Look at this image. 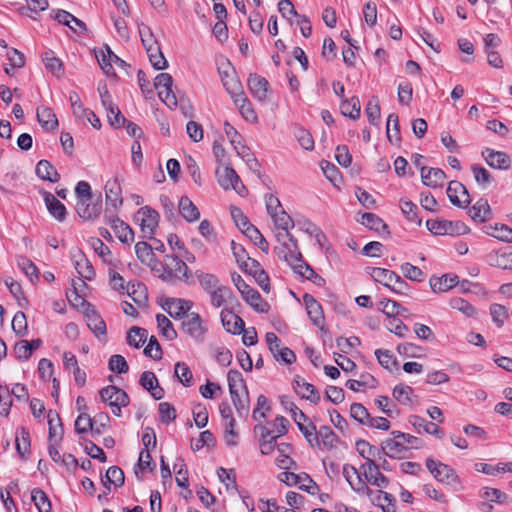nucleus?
<instances>
[{
    "instance_id": "nucleus-57",
    "label": "nucleus",
    "mask_w": 512,
    "mask_h": 512,
    "mask_svg": "<svg viewBox=\"0 0 512 512\" xmlns=\"http://www.w3.org/2000/svg\"><path fill=\"white\" fill-rule=\"evenodd\" d=\"M17 264L31 282L39 279V271L36 265L26 257H19Z\"/></svg>"
},
{
    "instance_id": "nucleus-25",
    "label": "nucleus",
    "mask_w": 512,
    "mask_h": 512,
    "mask_svg": "<svg viewBox=\"0 0 512 512\" xmlns=\"http://www.w3.org/2000/svg\"><path fill=\"white\" fill-rule=\"evenodd\" d=\"M303 301L307 314L313 325L320 327L324 322V314L321 304L310 294L303 295Z\"/></svg>"
},
{
    "instance_id": "nucleus-32",
    "label": "nucleus",
    "mask_w": 512,
    "mask_h": 512,
    "mask_svg": "<svg viewBox=\"0 0 512 512\" xmlns=\"http://www.w3.org/2000/svg\"><path fill=\"white\" fill-rule=\"evenodd\" d=\"M361 224L380 235H390L388 225L376 214L365 212L361 216Z\"/></svg>"
},
{
    "instance_id": "nucleus-16",
    "label": "nucleus",
    "mask_w": 512,
    "mask_h": 512,
    "mask_svg": "<svg viewBox=\"0 0 512 512\" xmlns=\"http://www.w3.org/2000/svg\"><path fill=\"white\" fill-rule=\"evenodd\" d=\"M271 218L273 219L275 226L284 231V234H277V239L280 241L281 238H288V240L293 242L296 247V239L289 232V230L294 227V222L291 216L284 209H281L277 213L272 214Z\"/></svg>"
},
{
    "instance_id": "nucleus-53",
    "label": "nucleus",
    "mask_w": 512,
    "mask_h": 512,
    "mask_svg": "<svg viewBox=\"0 0 512 512\" xmlns=\"http://www.w3.org/2000/svg\"><path fill=\"white\" fill-rule=\"evenodd\" d=\"M156 321L163 337L167 340H174L177 337V332L174 329L172 322L165 315L157 314Z\"/></svg>"
},
{
    "instance_id": "nucleus-22",
    "label": "nucleus",
    "mask_w": 512,
    "mask_h": 512,
    "mask_svg": "<svg viewBox=\"0 0 512 512\" xmlns=\"http://www.w3.org/2000/svg\"><path fill=\"white\" fill-rule=\"evenodd\" d=\"M220 316L222 324L227 332L232 334H240L245 331V322L233 311L223 309Z\"/></svg>"
},
{
    "instance_id": "nucleus-31",
    "label": "nucleus",
    "mask_w": 512,
    "mask_h": 512,
    "mask_svg": "<svg viewBox=\"0 0 512 512\" xmlns=\"http://www.w3.org/2000/svg\"><path fill=\"white\" fill-rule=\"evenodd\" d=\"M459 283L456 274H444L441 277H431L429 284L433 292L441 293L450 290Z\"/></svg>"
},
{
    "instance_id": "nucleus-59",
    "label": "nucleus",
    "mask_w": 512,
    "mask_h": 512,
    "mask_svg": "<svg viewBox=\"0 0 512 512\" xmlns=\"http://www.w3.org/2000/svg\"><path fill=\"white\" fill-rule=\"evenodd\" d=\"M43 61L45 63L46 69L49 70L53 75L57 77L63 75V64L60 59L52 55V52H46Z\"/></svg>"
},
{
    "instance_id": "nucleus-55",
    "label": "nucleus",
    "mask_w": 512,
    "mask_h": 512,
    "mask_svg": "<svg viewBox=\"0 0 512 512\" xmlns=\"http://www.w3.org/2000/svg\"><path fill=\"white\" fill-rule=\"evenodd\" d=\"M147 340V330L137 326L132 327L127 334V343L135 348L141 347Z\"/></svg>"
},
{
    "instance_id": "nucleus-44",
    "label": "nucleus",
    "mask_w": 512,
    "mask_h": 512,
    "mask_svg": "<svg viewBox=\"0 0 512 512\" xmlns=\"http://www.w3.org/2000/svg\"><path fill=\"white\" fill-rule=\"evenodd\" d=\"M318 441H320V446L322 445L327 450H332L336 448L337 443L339 442V437L335 434V432L329 426H321L317 431Z\"/></svg>"
},
{
    "instance_id": "nucleus-6",
    "label": "nucleus",
    "mask_w": 512,
    "mask_h": 512,
    "mask_svg": "<svg viewBox=\"0 0 512 512\" xmlns=\"http://www.w3.org/2000/svg\"><path fill=\"white\" fill-rule=\"evenodd\" d=\"M278 478L288 486L299 485V489L310 494H315L318 489L316 482L307 473L282 472Z\"/></svg>"
},
{
    "instance_id": "nucleus-54",
    "label": "nucleus",
    "mask_w": 512,
    "mask_h": 512,
    "mask_svg": "<svg viewBox=\"0 0 512 512\" xmlns=\"http://www.w3.org/2000/svg\"><path fill=\"white\" fill-rule=\"evenodd\" d=\"M174 473L176 474L175 480L179 487L187 488L189 485L188 470L184 459L177 458L173 465Z\"/></svg>"
},
{
    "instance_id": "nucleus-63",
    "label": "nucleus",
    "mask_w": 512,
    "mask_h": 512,
    "mask_svg": "<svg viewBox=\"0 0 512 512\" xmlns=\"http://www.w3.org/2000/svg\"><path fill=\"white\" fill-rule=\"evenodd\" d=\"M474 178L476 182L483 188L488 187L492 182V176L490 172L484 167L474 164L471 166Z\"/></svg>"
},
{
    "instance_id": "nucleus-9",
    "label": "nucleus",
    "mask_w": 512,
    "mask_h": 512,
    "mask_svg": "<svg viewBox=\"0 0 512 512\" xmlns=\"http://www.w3.org/2000/svg\"><path fill=\"white\" fill-rule=\"evenodd\" d=\"M182 330L196 341H202L206 328L202 324L200 315L196 312H191L182 320Z\"/></svg>"
},
{
    "instance_id": "nucleus-29",
    "label": "nucleus",
    "mask_w": 512,
    "mask_h": 512,
    "mask_svg": "<svg viewBox=\"0 0 512 512\" xmlns=\"http://www.w3.org/2000/svg\"><path fill=\"white\" fill-rule=\"evenodd\" d=\"M105 196L107 204H111L115 211L123 204L122 188L117 178L107 181Z\"/></svg>"
},
{
    "instance_id": "nucleus-17",
    "label": "nucleus",
    "mask_w": 512,
    "mask_h": 512,
    "mask_svg": "<svg viewBox=\"0 0 512 512\" xmlns=\"http://www.w3.org/2000/svg\"><path fill=\"white\" fill-rule=\"evenodd\" d=\"M293 389L301 398L309 400L313 404L320 401V393L311 383L306 382L300 376H295L293 380Z\"/></svg>"
},
{
    "instance_id": "nucleus-24",
    "label": "nucleus",
    "mask_w": 512,
    "mask_h": 512,
    "mask_svg": "<svg viewBox=\"0 0 512 512\" xmlns=\"http://www.w3.org/2000/svg\"><path fill=\"white\" fill-rule=\"evenodd\" d=\"M420 173L423 184L431 188L442 187L446 179V174L439 168L421 166Z\"/></svg>"
},
{
    "instance_id": "nucleus-27",
    "label": "nucleus",
    "mask_w": 512,
    "mask_h": 512,
    "mask_svg": "<svg viewBox=\"0 0 512 512\" xmlns=\"http://www.w3.org/2000/svg\"><path fill=\"white\" fill-rule=\"evenodd\" d=\"M139 383L155 400H161L164 397V389L159 386L158 379L152 371H144Z\"/></svg>"
},
{
    "instance_id": "nucleus-49",
    "label": "nucleus",
    "mask_w": 512,
    "mask_h": 512,
    "mask_svg": "<svg viewBox=\"0 0 512 512\" xmlns=\"http://www.w3.org/2000/svg\"><path fill=\"white\" fill-rule=\"evenodd\" d=\"M31 500L39 512H51L52 505L47 494L40 488L31 491Z\"/></svg>"
},
{
    "instance_id": "nucleus-60",
    "label": "nucleus",
    "mask_w": 512,
    "mask_h": 512,
    "mask_svg": "<svg viewBox=\"0 0 512 512\" xmlns=\"http://www.w3.org/2000/svg\"><path fill=\"white\" fill-rule=\"evenodd\" d=\"M91 430L93 433H100L99 429L93 428V420L87 413H80L75 421V431L79 434L86 433Z\"/></svg>"
},
{
    "instance_id": "nucleus-7",
    "label": "nucleus",
    "mask_w": 512,
    "mask_h": 512,
    "mask_svg": "<svg viewBox=\"0 0 512 512\" xmlns=\"http://www.w3.org/2000/svg\"><path fill=\"white\" fill-rule=\"evenodd\" d=\"M173 79L169 73H160L154 80V87L158 90L159 98L169 107L176 106V96L172 91Z\"/></svg>"
},
{
    "instance_id": "nucleus-41",
    "label": "nucleus",
    "mask_w": 512,
    "mask_h": 512,
    "mask_svg": "<svg viewBox=\"0 0 512 512\" xmlns=\"http://www.w3.org/2000/svg\"><path fill=\"white\" fill-rule=\"evenodd\" d=\"M343 475L354 491L360 492L363 489H368L354 466L345 464L343 466Z\"/></svg>"
},
{
    "instance_id": "nucleus-8",
    "label": "nucleus",
    "mask_w": 512,
    "mask_h": 512,
    "mask_svg": "<svg viewBox=\"0 0 512 512\" xmlns=\"http://www.w3.org/2000/svg\"><path fill=\"white\" fill-rule=\"evenodd\" d=\"M392 438H388L382 442L381 448L382 452L385 456H388L392 459H401L404 457V454L407 452V447L405 445L404 440L399 436L401 435L400 431H392Z\"/></svg>"
},
{
    "instance_id": "nucleus-11",
    "label": "nucleus",
    "mask_w": 512,
    "mask_h": 512,
    "mask_svg": "<svg viewBox=\"0 0 512 512\" xmlns=\"http://www.w3.org/2000/svg\"><path fill=\"white\" fill-rule=\"evenodd\" d=\"M446 193L450 202L457 207H466L471 201L467 188L456 180L449 182Z\"/></svg>"
},
{
    "instance_id": "nucleus-4",
    "label": "nucleus",
    "mask_w": 512,
    "mask_h": 512,
    "mask_svg": "<svg viewBox=\"0 0 512 512\" xmlns=\"http://www.w3.org/2000/svg\"><path fill=\"white\" fill-rule=\"evenodd\" d=\"M104 221L110 225L120 242L129 245L134 241V231L132 228L115 213H110L109 208L105 210Z\"/></svg>"
},
{
    "instance_id": "nucleus-20",
    "label": "nucleus",
    "mask_w": 512,
    "mask_h": 512,
    "mask_svg": "<svg viewBox=\"0 0 512 512\" xmlns=\"http://www.w3.org/2000/svg\"><path fill=\"white\" fill-rule=\"evenodd\" d=\"M84 316L87 321V326L100 339L101 336H106V324L102 317L95 310L94 306H88L83 310Z\"/></svg>"
},
{
    "instance_id": "nucleus-26",
    "label": "nucleus",
    "mask_w": 512,
    "mask_h": 512,
    "mask_svg": "<svg viewBox=\"0 0 512 512\" xmlns=\"http://www.w3.org/2000/svg\"><path fill=\"white\" fill-rule=\"evenodd\" d=\"M409 423L412 424L417 433L425 432L440 439L444 436L443 430L437 424L430 422L423 417L417 415L410 416Z\"/></svg>"
},
{
    "instance_id": "nucleus-18",
    "label": "nucleus",
    "mask_w": 512,
    "mask_h": 512,
    "mask_svg": "<svg viewBox=\"0 0 512 512\" xmlns=\"http://www.w3.org/2000/svg\"><path fill=\"white\" fill-rule=\"evenodd\" d=\"M76 212L84 220H95L102 211V200L99 196L96 201H77Z\"/></svg>"
},
{
    "instance_id": "nucleus-47",
    "label": "nucleus",
    "mask_w": 512,
    "mask_h": 512,
    "mask_svg": "<svg viewBox=\"0 0 512 512\" xmlns=\"http://www.w3.org/2000/svg\"><path fill=\"white\" fill-rule=\"evenodd\" d=\"M370 269V274L376 282H379L389 289L391 288V284H393L397 275L394 271L379 267H372Z\"/></svg>"
},
{
    "instance_id": "nucleus-19",
    "label": "nucleus",
    "mask_w": 512,
    "mask_h": 512,
    "mask_svg": "<svg viewBox=\"0 0 512 512\" xmlns=\"http://www.w3.org/2000/svg\"><path fill=\"white\" fill-rule=\"evenodd\" d=\"M482 156L484 157L486 163L492 168L508 170L511 166V159L505 152L486 148L482 152Z\"/></svg>"
},
{
    "instance_id": "nucleus-12",
    "label": "nucleus",
    "mask_w": 512,
    "mask_h": 512,
    "mask_svg": "<svg viewBox=\"0 0 512 512\" xmlns=\"http://www.w3.org/2000/svg\"><path fill=\"white\" fill-rule=\"evenodd\" d=\"M247 85L250 93L260 102L268 100L269 83L266 78L256 73L249 74Z\"/></svg>"
},
{
    "instance_id": "nucleus-38",
    "label": "nucleus",
    "mask_w": 512,
    "mask_h": 512,
    "mask_svg": "<svg viewBox=\"0 0 512 512\" xmlns=\"http://www.w3.org/2000/svg\"><path fill=\"white\" fill-rule=\"evenodd\" d=\"M294 421L300 430V432L305 437L306 441L308 442L309 446L314 447H320V441H318V435H317V428L316 425L309 421L307 424L300 422L297 417H294Z\"/></svg>"
},
{
    "instance_id": "nucleus-46",
    "label": "nucleus",
    "mask_w": 512,
    "mask_h": 512,
    "mask_svg": "<svg viewBox=\"0 0 512 512\" xmlns=\"http://www.w3.org/2000/svg\"><path fill=\"white\" fill-rule=\"evenodd\" d=\"M195 276L200 284V286L207 292L210 293L211 291L215 290L220 284L219 278L211 273H206L201 270H196Z\"/></svg>"
},
{
    "instance_id": "nucleus-1",
    "label": "nucleus",
    "mask_w": 512,
    "mask_h": 512,
    "mask_svg": "<svg viewBox=\"0 0 512 512\" xmlns=\"http://www.w3.org/2000/svg\"><path fill=\"white\" fill-rule=\"evenodd\" d=\"M231 278L233 284L236 286L247 304H249L257 312H268L269 304L263 301L262 296L257 290L247 284L244 279L237 273H232Z\"/></svg>"
},
{
    "instance_id": "nucleus-33",
    "label": "nucleus",
    "mask_w": 512,
    "mask_h": 512,
    "mask_svg": "<svg viewBox=\"0 0 512 512\" xmlns=\"http://www.w3.org/2000/svg\"><path fill=\"white\" fill-rule=\"evenodd\" d=\"M483 232L500 241L512 243V229L505 224H487L482 228Z\"/></svg>"
},
{
    "instance_id": "nucleus-35",
    "label": "nucleus",
    "mask_w": 512,
    "mask_h": 512,
    "mask_svg": "<svg viewBox=\"0 0 512 512\" xmlns=\"http://www.w3.org/2000/svg\"><path fill=\"white\" fill-rule=\"evenodd\" d=\"M356 449L361 457H363L366 462L362 464L361 466H368V463L370 461H375L374 459L377 457L381 459V455L383 454L382 448L379 449L374 445H371L366 440H358L355 443Z\"/></svg>"
},
{
    "instance_id": "nucleus-15",
    "label": "nucleus",
    "mask_w": 512,
    "mask_h": 512,
    "mask_svg": "<svg viewBox=\"0 0 512 512\" xmlns=\"http://www.w3.org/2000/svg\"><path fill=\"white\" fill-rule=\"evenodd\" d=\"M291 244L292 247H288L286 243H283V247L279 250L278 256L283 257L295 273H302L303 268H300L299 266L307 263L303 260L302 254L298 249V245L296 244L295 248L294 243L291 242Z\"/></svg>"
},
{
    "instance_id": "nucleus-40",
    "label": "nucleus",
    "mask_w": 512,
    "mask_h": 512,
    "mask_svg": "<svg viewBox=\"0 0 512 512\" xmlns=\"http://www.w3.org/2000/svg\"><path fill=\"white\" fill-rule=\"evenodd\" d=\"M73 258L77 273L86 280H92L95 276V271L86 256L79 252L78 255H74Z\"/></svg>"
},
{
    "instance_id": "nucleus-56",
    "label": "nucleus",
    "mask_w": 512,
    "mask_h": 512,
    "mask_svg": "<svg viewBox=\"0 0 512 512\" xmlns=\"http://www.w3.org/2000/svg\"><path fill=\"white\" fill-rule=\"evenodd\" d=\"M427 229L434 235H450L452 221L447 220H427Z\"/></svg>"
},
{
    "instance_id": "nucleus-28",
    "label": "nucleus",
    "mask_w": 512,
    "mask_h": 512,
    "mask_svg": "<svg viewBox=\"0 0 512 512\" xmlns=\"http://www.w3.org/2000/svg\"><path fill=\"white\" fill-rule=\"evenodd\" d=\"M43 198L50 215L59 222L65 221L67 216L65 205L50 192H44Z\"/></svg>"
},
{
    "instance_id": "nucleus-64",
    "label": "nucleus",
    "mask_w": 512,
    "mask_h": 512,
    "mask_svg": "<svg viewBox=\"0 0 512 512\" xmlns=\"http://www.w3.org/2000/svg\"><path fill=\"white\" fill-rule=\"evenodd\" d=\"M375 355L377 357L379 364L387 370L392 371L393 367L397 365L396 358L389 350L377 349L375 351Z\"/></svg>"
},
{
    "instance_id": "nucleus-51",
    "label": "nucleus",
    "mask_w": 512,
    "mask_h": 512,
    "mask_svg": "<svg viewBox=\"0 0 512 512\" xmlns=\"http://www.w3.org/2000/svg\"><path fill=\"white\" fill-rule=\"evenodd\" d=\"M208 294L210 297V303L215 308L221 307L227 299L233 296L231 289L224 285L219 286Z\"/></svg>"
},
{
    "instance_id": "nucleus-36",
    "label": "nucleus",
    "mask_w": 512,
    "mask_h": 512,
    "mask_svg": "<svg viewBox=\"0 0 512 512\" xmlns=\"http://www.w3.org/2000/svg\"><path fill=\"white\" fill-rule=\"evenodd\" d=\"M179 213L187 222H195L200 218V211L188 196H182L178 204Z\"/></svg>"
},
{
    "instance_id": "nucleus-39",
    "label": "nucleus",
    "mask_w": 512,
    "mask_h": 512,
    "mask_svg": "<svg viewBox=\"0 0 512 512\" xmlns=\"http://www.w3.org/2000/svg\"><path fill=\"white\" fill-rule=\"evenodd\" d=\"M35 172L44 181L55 183L60 179V174L48 160H40L36 165Z\"/></svg>"
},
{
    "instance_id": "nucleus-23",
    "label": "nucleus",
    "mask_w": 512,
    "mask_h": 512,
    "mask_svg": "<svg viewBox=\"0 0 512 512\" xmlns=\"http://www.w3.org/2000/svg\"><path fill=\"white\" fill-rule=\"evenodd\" d=\"M165 265L169 269L174 277L178 280H187L189 278V268L186 263L178 255H166Z\"/></svg>"
},
{
    "instance_id": "nucleus-14",
    "label": "nucleus",
    "mask_w": 512,
    "mask_h": 512,
    "mask_svg": "<svg viewBox=\"0 0 512 512\" xmlns=\"http://www.w3.org/2000/svg\"><path fill=\"white\" fill-rule=\"evenodd\" d=\"M248 264H244L243 272L251 275L256 283L260 286V288L268 293L270 291V279L265 270L261 267L260 263L253 259Z\"/></svg>"
},
{
    "instance_id": "nucleus-58",
    "label": "nucleus",
    "mask_w": 512,
    "mask_h": 512,
    "mask_svg": "<svg viewBox=\"0 0 512 512\" xmlns=\"http://www.w3.org/2000/svg\"><path fill=\"white\" fill-rule=\"evenodd\" d=\"M175 376L178 380L185 386L190 387L192 384L193 375L188 367V365L184 362H177L175 364L174 369Z\"/></svg>"
},
{
    "instance_id": "nucleus-45",
    "label": "nucleus",
    "mask_w": 512,
    "mask_h": 512,
    "mask_svg": "<svg viewBox=\"0 0 512 512\" xmlns=\"http://www.w3.org/2000/svg\"><path fill=\"white\" fill-rule=\"evenodd\" d=\"M469 213L474 221L485 222L491 214L490 205L486 199H480L471 207Z\"/></svg>"
},
{
    "instance_id": "nucleus-30",
    "label": "nucleus",
    "mask_w": 512,
    "mask_h": 512,
    "mask_svg": "<svg viewBox=\"0 0 512 512\" xmlns=\"http://www.w3.org/2000/svg\"><path fill=\"white\" fill-rule=\"evenodd\" d=\"M488 261L491 266L501 269H512V247L508 246L490 253Z\"/></svg>"
},
{
    "instance_id": "nucleus-43",
    "label": "nucleus",
    "mask_w": 512,
    "mask_h": 512,
    "mask_svg": "<svg viewBox=\"0 0 512 512\" xmlns=\"http://www.w3.org/2000/svg\"><path fill=\"white\" fill-rule=\"evenodd\" d=\"M340 110L343 116L356 120L360 117L361 104L358 97L353 96L350 99H343L340 104Z\"/></svg>"
},
{
    "instance_id": "nucleus-50",
    "label": "nucleus",
    "mask_w": 512,
    "mask_h": 512,
    "mask_svg": "<svg viewBox=\"0 0 512 512\" xmlns=\"http://www.w3.org/2000/svg\"><path fill=\"white\" fill-rule=\"evenodd\" d=\"M379 309L388 316L389 319L396 315L404 316L407 309L402 307L398 302L390 299H384L379 302Z\"/></svg>"
},
{
    "instance_id": "nucleus-48",
    "label": "nucleus",
    "mask_w": 512,
    "mask_h": 512,
    "mask_svg": "<svg viewBox=\"0 0 512 512\" xmlns=\"http://www.w3.org/2000/svg\"><path fill=\"white\" fill-rule=\"evenodd\" d=\"M219 184L224 189L233 188L238 190V186L242 185V182L233 168L225 167L223 174L219 178Z\"/></svg>"
},
{
    "instance_id": "nucleus-13",
    "label": "nucleus",
    "mask_w": 512,
    "mask_h": 512,
    "mask_svg": "<svg viewBox=\"0 0 512 512\" xmlns=\"http://www.w3.org/2000/svg\"><path fill=\"white\" fill-rule=\"evenodd\" d=\"M193 303L190 300L180 298H166L163 309L174 319L185 318L189 314Z\"/></svg>"
},
{
    "instance_id": "nucleus-62",
    "label": "nucleus",
    "mask_w": 512,
    "mask_h": 512,
    "mask_svg": "<svg viewBox=\"0 0 512 512\" xmlns=\"http://www.w3.org/2000/svg\"><path fill=\"white\" fill-rule=\"evenodd\" d=\"M413 393V389L404 384L396 385L393 389V397L403 405L412 404L411 395Z\"/></svg>"
},
{
    "instance_id": "nucleus-42",
    "label": "nucleus",
    "mask_w": 512,
    "mask_h": 512,
    "mask_svg": "<svg viewBox=\"0 0 512 512\" xmlns=\"http://www.w3.org/2000/svg\"><path fill=\"white\" fill-rule=\"evenodd\" d=\"M16 450L22 459H26L30 454V435L24 428L20 427L16 430Z\"/></svg>"
},
{
    "instance_id": "nucleus-3",
    "label": "nucleus",
    "mask_w": 512,
    "mask_h": 512,
    "mask_svg": "<svg viewBox=\"0 0 512 512\" xmlns=\"http://www.w3.org/2000/svg\"><path fill=\"white\" fill-rule=\"evenodd\" d=\"M135 221L139 223L143 237L153 239L159 223V213L149 206H144L137 211Z\"/></svg>"
},
{
    "instance_id": "nucleus-52",
    "label": "nucleus",
    "mask_w": 512,
    "mask_h": 512,
    "mask_svg": "<svg viewBox=\"0 0 512 512\" xmlns=\"http://www.w3.org/2000/svg\"><path fill=\"white\" fill-rule=\"evenodd\" d=\"M149 61L156 70H164L168 66V62L164 57L160 45L153 46L146 50Z\"/></svg>"
},
{
    "instance_id": "nucleus-37",
    "label": "nucleus",
    "mask_w": 512,
    "mask_h": 512,
    "mask_svg": "<svg viewBox=\"0 0 512 512\" xmlns=\"http://www.w3.org/2000/svg\"><path fill=\"white\" fill-rule=\"evenodd\" d=\"M37 120L42 128L55 130L58 127V119L53 110L46 106L37 108Z\"/></svg>"
},
{
    "instance_id": "nucleus-10",
    "label": "nucleus",
    "mask_w": 512,
    "mask_h": 512,
    "mask_svg": "<svg viewBox=\"0 0 512 512\" xmlns=\"http://www.w3.org/2000/svg\"><path fill=\"white\" fill-rule=\"evenodd\" d=\"M96 58L101 69L108 76L115 74L113 64L119 67H125L127 65L124 60L113 53L108 45H105L104 49L100 50L99 54L96 53Z\"/></svg>"
},
{
    "instance_id": "nucleus-2",
    "label": "nucleus",
    "mask_w": 512,
    "mask_h": 512,
    "mask_svg": "<svg viewBox=\"0 0 512 512\" xmlns=\"http://www.w3.org/2000/svg\"><path fill=\"white\" fill-rule=\"evenodd\" d=\"M101 400L108 404L115 416H121L122 407H126L130 398L128 394L114 385H109L99 391Z\"/></svg>"
},
{
    "instance_id": "nucleus-5",
    "label": "nucleus",
    "mask_w": 512,
    "mask_h": 512,
    "mask_svg": "<svg viewBox=\"0 0 512 512\" xmlns=\"http://www.w3.org/2000/svg\"><path fill=\"white\" fill-rule=\"evenodd\" d=\"M426 467L433 477L439 482L450 485L459 482V477L455 470L447 464L428 458L426 459Z\"/></svg>"
},
{
    "instance_id": "nucleus-21",
    "label": "nucleus",
    "mask_w": 512,
    "mask_h": 512,
    "mask_svg": "<svg viewBox=\"0 0 512 512\" xmlns=\"http://www.w3.org/2000/svg\"><path fill=\"white\" fill-rule=\"evenodd\" d=\"M365 479L373 486L386 488L389 484L388 478L383 475L375 461H370L368 466H361Z\"/></svg>"
},
{
    "instance_id": "nucleus-61",
    "label": "nucleus",
    "mask_w": 512,
    "mask_h": 512,
    "mask_svg": "<svg viewBox=\"0 0 512 512\" xmlns=\"http://www.w3.org/2000/svg\"><path fill=\"white\" fill-rule=\"evenodd\" d=\"M244 234L254 242V244L261 249L263 252L268 253L269 244L260 231L253 225L252 227H248V230L244 232Z\"/></svg>"
},
{
    "instance_id": "nucleus-34",
    "label": "nucleus",
    "mask_w": 512,
    "mask_h": 512,
    "mask_svg": "<svg viewBox=\"0 0 512 512\" xmlns=\"http://www.w3.org/2000/svg\"><path fill=\"white\" fill-rule=\"evenodd\" d=\"M233 101L247 122L256 123L258 121L257 113L245 93L238 94Z\"/></svg>"
}]
</instances>
